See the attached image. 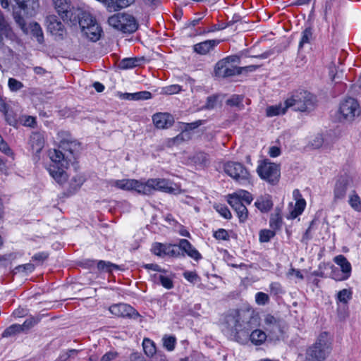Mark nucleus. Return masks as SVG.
I'll use <instances>...</instances> for the list:
<instances>
[{
  "label": "nucleus",
  "mask_w": 361,
  "mask_h": 361,
  "mask_svg": "<svg viewBox=\"0 0 361 361\" xmlns=\"http://www.w3.org/2000/svg\"><path fill=\"white\" fill-rule=\"evenodd\" d=\"M216 97H209L207 98V103H206V105H205V108L206 109H213L216 104Z\"/></svg>",
  "instance_id": "13d9d810"
},
{
  "label": "nucleus",
  "mask_w": 361,
  "mask_h": 361,
  "mask_svg": "<svg viewBox=\"0 0 361 361\" xmlns=\"http://www.w3.org/2000/svg\"><path fill=\"white\" fill-rule=\"evenodd\" d=\"M334 261L338 264L341 269L342 274H339L334 271L332 273V278L336 281H344L348 279L351 273V265L345 257L342 255H338L334 257Z\"/></svg>",
  "instance_id": "dca6fc26"
},
{
  "label": "nucleus",
  "mask_w": 361,
  "mask_h": 361,
  "mask_svg": "<svg viewBox=\"0 0 361 361\" xmlns=\"http://www.w3.org/2000/svg\"><path fill=\"white\" fill-rule=\"evenodd\" d=\"M142 347L145 353L148 357H152L156 353V347L152 341L149 338H144Z\"/></svg>",
  "instance_id": "c9c22d12"
},
{
  "label": "nucleus",
  "mask_w": 361,
  "mask_h": 361,
  "mask_svg": "<svg viewBox=\"0 0 361 361\" xmlns=\"http://www.w3.org/2000/svg\"><path fill=\"white\" fill-rule=\"evenodd\" d=\"M109 310L113 315L118 317H133L138 314L133 307L124 303L113 305Z\"/></svg>",
  "instance_id": "6ab92c4d"
},
{
  "label": "nucleus",
  "mask_w": 361,
  "mask_h": 361,
  "mask_svg": "<svg viewBox=\"0 0 361 361\" xmlns=\"http://www.w3.org/2000/svg\"><path fill=\"white\" fill-rule=\"evenodd\" d=\"M257 173L262 180L272 185H275L279 182L281 175L279 166L267 160L262 161L258 165Z\"/></svg>",
  "instance_id": "9d476101"
},
{
  "label": "nucleus",
  "mask_w": 361,
  "mask_h": 361,
  "mask_svg": "<svg viewBox=\"0 0 361 361\" xmlns=\"http://www.w3.org/2000/svg\"><path fill=\"white\" fill-rule=\"evenodd\" d=\"M47 30L56 37H62L64 34V27L56 16L51 15L47 18Z\"/></svg>",
  "instance_id": "412c9836"
},
{
  "label": "nucleus",
  "mask_w": 361,
  "mask_h": 361,
  "mask_svg": "<svg viewBox=\"0 0 361 361\" xmlns=\"http://www.w3.org/2000/svg\"><path fill=\"white\" fill-rule=\"evenodd\" d=\"M293 195L295 200V204L294 207H291L290 209V214L287 216L288 219H294L300 215L305 209L306 202L305 200L301 198L300 192L298 190H295L293 192Z\"/></svg>",
  "instance_id": "aec40b11"
},
{
  "label": "nucleus",
  "mask_w": 361,
  "mask_h": 361,
  "mask_svg": "<svg viewBox=\"0 0 361 361\" xmlns=\"http://www.w3.org/2000/svg\"><path fill=\"white\" fill-rule=\"evenodd\" d=\"M262 326L269 333L273 338H278L281 333L280 321L270 314H265L262 319Z\"/></svg>",
  "instance_id": "4468645a"
},
{
  "label": "nucleus",
  "mask_w": 361,
  "mask_h": 361,
  "mask_svg": "<svg viewBox=\"0 0 361 361\" xmlns=\"http://www.w3.org/2000/svg\"><path fill=\"white\" fill-rule=\"evenodd\" d=\"M267 334L261 329L252 331L250 335L251 343L255 345H262L267 339Z\"/></svg>",
  "instance_id": "7c9ffc66"
},
{
  "label": "nucleus",
  "mask_w": 361,
  "mask_h": 361,
  "mask_svg": "<svg viewBox=\"0 0 361 361\" xmlns=\"http://www.w3.org/2000/svg\"><path fill=\"white\" fill-rule=\"evenodd\" d=\"M324 144V137L321 134L312 136L308 141L307 147L313 149L320 148Z\"/></svg>",
  "instance_id": "72a5a7b5"
},
{
  "label": "nucleus",
  "mask_w": 361,
  "mask_h": 361,
  "mask_svg": "<svg viewBox=\"0 0 361 361\" xmlns=\"http://www.w3.org/2000/svg\"><path fill=\"white\" fill-rule=\"evenodd\" d=\"M152 121L155 126L160 129L168 128L174 122L173 116L168 113H157L153 116Z\"/></svg>",
  "instance_id": "4be33fe9"
},
{
  "label": "nucleus",
  "mask_w": 361,
  "mask_h": 361,
  "mask_svg": "<svg viewBox=\"0 0 361 361\" xmlns=\"http://www.w3.org/2000/svg\"><path fill=\"white\" fill-rule=\"evenodd\" d=\"M110 26L123 32L132 33L137 30L138 24L135 18L130 14L120 13L109 18Z\"/></svg>",
  "instance_id": "0eeeda50"
},
{
  "label": "nucleus",
  "mask_w": 361,
  "mask_h": 361,
  "mask_svg": "<svg viewBox=\"0 0 361 361\" xmlns=\"http://www.w3.org/2000/svg\"><path fill=\"white\" fill-rule=\"evenodd\" d=\"M276 235V231L273 229H262L259 233L260 243H268Z\"/></svg>",
  "instance_id": "e433bc0d"
},
{
  "label": "nucleus",
  "mask_w": 361,
  "mask_h": 361,
  "mask_svg": "<svg viewBox=\"0 0 361 361\" xmlns=\"http://www.w3.org/2000/svg\"><path fill=\"white\" fill-rule=\"evenodd\" d=\"M183 276L186 280L191 283H195L198 279L197 274L194 271H185L183 273Z\"/></svg>",
  "instance_id": "5fc2aeb1"
},
{
  "label": "nucleus",
  "mask_w": 361,
  "mask_h": 361,
  "mask_svg": "<svg viewBox=\"0 0 361 361\" xmlns=\"http://www.w3.org/2000/svg\"><path fill=\"white\" fill-rule=\"evenodd\" d=\"M224 172L238 182L249 180L250 174L248 170L240 162L227 161L224 165Z\"/></svg>",
  "instance_id": "9b49d317"
},
{
  "label": "nucleus",
  "mask_w": 361,
  "mask_h": 361,
  "mask_svg": "<svg viewBox=\"0 0 361 361\" xmlns=\"http://www.w3.org/2000/svg\"><path fill=\"white\" fill-rule=\"evenodd\" d=\"M121 97L128 100H136V94L135 93H123L121 95Z\"/></svg>",
  "instance_id": "338daca9"
},
{
  "label": "nucleus",
  "mask_w": 361,
  "mask_h": 361,
  "mask_svg": "<svg viewBox=\"0 0 361 361\" xmlns=\"http://www.w3.org/2000/svg\"><path fill=\"white\" fill-rule=\"evenodd\" d=\"M39 322V317H29L27 319L23 324H20L21 327V331L25 332L33 327L35 324H37Z\"/></svg>",
  "instance_id": "ea45409f"
},
{
  "label": "nucleus",
  "mask_w": 361,
  "mask_h": 361,
  "mask_svg": "<svg viewBox=\"0 0 361 361\" xmlns=\"http://www.w3.org/2000/svg\"><path fill=\"white\" fill-rule=\"evenodd\" d=\"M215 75L219 78L231 77L242 73V69L226 61H219L215 66Z\"/></svg>",
  "instance_id": "2eb2a0df"
},
{
  "label": "nucleus",
  "mask_w": 361,
  "mask_h": 361,
  "mask_svg": "<svg viewBox=\"0 0 361 361\" xmlns=\"http://www.w3.org/2000/svg\"><path fill=\"white\" fill-rule=\"evenodd\" d=\"M289 108L295 111H306L313 108L314 97L307 91L298 92L287 99Z\"/></svg>",
  "instance_id": "1a4fd4ad"
},
{
  "label": "nucleus",
  "mask_w": 361,
  "mask_h": 361,
  "mask_svg": "<svg viewBox=\"0 0 361 361\" xmlns=\"http://www.w3.org/2000/svg\"><path fill=\"white\" fill-rule=\"evenodd\" d=\"M18 7L27 15L33 16L39 7L37 0H14Z\"/></svg>",
  "instance_id": "b1692460"
},
{
  "label": "nucleus",
  "mask_w": 361,
  "mask_h": 361,
  "mask_svg": "<svg viewBox=\"0 0 361 361\" xmlns=\"http://www.w3.org/2000/svg\"><path fill=\"white\" fill-rule=\"evenodd\" d=\"M71 25H79L82 34L93 42L97 41L101 37L102 32L101 27L95 18L84 8L77 9L76 22Z\"/></svg>",
  "instance_id": "7ed1b4c3"
},
{
  "label": "nucleus",
  "mask_w": 361,
  "mask_h": 361,
  "mask_svg": "<svg viewBox=\"0 0 361 361\" xmlns=\"http://www.w3.org/2000/svg\"><path fill=\"white\" fill-rule=\"evenodd\" d=\"M352 297V292L348 289H343L337 294V300L344 304L347 303Z\"/></svg>",
  "instance_id": "c03bdc74"
},
{
  "label": "nucleus",
  "mask_w": 361,
  "mask_h": 361,
  "mask_svg": "<svg viewBox=\"0 0 361 361\" xmlns=\"http://www.w3.org/2000/svg\"><path fill=\"white\" fill-rule=\"evenodd\" d=\"M9 89L13 92H16L23 87V84L15 78H9L8 81Z\"/></svg>",
  "instance_id": "09e8293b"
},
{
  "label": "nucleus",
  "mask_w": 361,
  "mask_h": 361,
  "mask_svg": "<svg viewBox=\"0 0 361 361\" xmlns=\"http://www.w3.org/2000/svg\"><path fill=\"white\" fill-rule=\"evenodd\" d=\"M257 209L262 212H267L269 211L273 207V203L271 197L268 195L262 196L256 200L255 203Z\"/></svg>",
  "instance_id": "c756f323"
},
{
  "label": "nucleus",
  "mask_w": 361,
  "mask_h": 361,
  "mask_svg": "<svg viewBox=\"0 0 361 361\" xmlns=\"http://www.w3.org/2000/svg\"><path fill=\"white\" fill-rule=\"evenodd\" d=\"M259 66L257 65H250L244 67H239L240 69H242V73L243 72H253L255 71Z\"/></svg>",
  "instance_id": "69168bd1"
},
{
  "label": "nucleus",
  "mask_w": 361,
  "mask_h": 361,
  "mask_svg": "<svg viewBox=\"0 0 361 361\" xmlns=\"http://www.w3.org/2000/svg\"><path fill=\"white\" fill-rule=\"evenodd\" d=\"M288 275L290 276H295V277H297L298 279L302 280L303 279V275L302 274V273L300 272V270L298 269H290L288 271Z\"/></svg>",
  "instance_id": "680f3d73"
},
{
  "label": "nucleus",
  "mask_w": 361,
  "mask_h": 361,
  "mask_svg": "<svg viewBox=\"0 0 361 361\" xmlns=\"http://www.w3.org/2000/svg\"><path fill=\"white\" fill-rule=\"evenodd\" d=\"M348 204L353 210L361 212V199L355 191L349 195Z\"/></svg>",
  "instance_id": "2f4dec72"
},
{
  "label": "nucleus",
  "mask_w": 361,
  "mask_h": 361,
  "mask_svg": "<svg viewBox=\"0 0 361 361\" xmlns=\"http://www.w3.org/2000/svg\"><path fill=\"white\" fill-rule=\"evenodd\" d=\"M181 91V87L178 85H171L162 89V92L165 94H173Z\"/></svg>",
  "instance_id": "8fccbe9b"
},
{
  "label": "nucleus",
  "mask_w": 361,
  "mask_h": 361,
  "mask_svg": "<svg viewBox=\"0 0 361 361\" xmlns=\"http://www.w3.org/2000/svg\"><path fill=\"white\" fill-rule=\"evenodd\" d=\"M269 156L271 157H276L280 155L281 149L279 147L273 146L270 147L269 151Z\"/></svg>",
  "instance_id": "bf43d9fd"
},
{
  "label": "nucleus",
  "mask_w": 361,
  "mask_h": 361,
  "mask_svg": "<svg viewBox=\"0 0 361 361\" xmlns=\"http://www.w3.org/2000/svg\"><path fill=\"white\" fill-rule=\"evenodd\" d=\"M32 32L34 36H35V37L37 38V40L39 43L42 42L43 32H42L40 25L38 23H34L32 24Z\"/></svg>",
  "instance_id": "a18cd8bd"
},
{
  "label": "nucleus",
  "mask_w": 361,
  "mask_h": 361,
  "mask_svg": "<svg viewBox=\"0 0 361 361\" xmlns=\"http://www.w3.org/2000/svg\"><path fill=\"white\" fill-rule=\"evenodd\" d=\"M148 180L151 195L155 190L174 195L181 192V189L179 186L173 184L169 180L165 178H150Z\"/></svg>",
  "instance_id": "ddd939ff"
},
{
  "label": "nucleus",
  "mask_w": 361,
  "mask_h": 361,
  "mask_svg": "<svg viewBox=\"0 0 361 361\" xmlns=\"http://www.w3.org/2000/svg\"><path fill=\"white\" fill-rule=\"evenodd\" d=\"M221 61H226L228 63H231L234 65V63H238L240 62V58L238 56L233 55V56H229Z\"/></svg>",
  "instance_id": "0e129e2a"
},
{
  "label": "nucleus",
  "mask_w": 361,
  "mask_h": 361,
  "mask_svg": "<svg viewBox=\"0 0 361 361\" xmlns=\"http://www.w3.org/2000/svg\"><path fill=\"white\" fill-rule=\"evenodd\" d=\"M191 161L200 168H204L209 164L208 154L199 152L195 153L191 158Z\"/></svg>",
  "instance_id": "c85d7f7f"
},
{
  "label": "nucleus",
  "mask_w": 361,
  "mask_h": 361,
  "mask_svg": "<svg viewBox=\"0 0 361 361\" xmlns=\"http://www.w3.org/2000/svg\"><path fill=\"white\" fill-rule=\"evenodd\" d=\"M216 212L226 219H230L232 216L231 212L228 207L223 204H216L214 206Z\"/></svg>",
  "instance_id": "49530a36"
},
{
  "label": "nucleus",
  "mask_w": 361,
  "mask_h": 361,
  "mask_svg": "<svg viewBox=\"0 0 361 361\" xmlns=\"http://www.w3.org/2000/svg\"><path fill=\"white\" fill-rule=\"evenodd\" d=\"M312 38V32L310 28H306L302 32L301 39L299 43V47H302L305 44H308L310 42Z\"/></svg>",
  "instance_id": "37998d69"
},
{
  "label": "nucleus",
  "mask_w": 361,
  "mask_h": 361,
  "mask_svg": "<svg viewBox=\"0 0 361 361\" xmlns=\"http://www.w3.org/2000/svg\"><path fill=\"white\" fill-rule=\"evenodd\" d=\"M251 312L247 310H232L224 319V330L233 339L239 341L240 333L246 332L250 329L247 319Z\"/></svg>",
  "instance_id": "f03ea898"
},
{
  "label": "nucleus",
  "mask_w": 361,
  "mask_h": 361,
  "mask_svg": "<svg viewBox=\"0 0 361 361\" xmlns=\"http://www.w3.org/2000/svg\"><path fill=\"white\" fill-rule=\"evenodd\" d=\"M253 198L252 195L244 190H239L235 192L229 194L227 196V201L231 207L236 212L241 222L245 221L247 218V209L245 205L243 203L250 204Z\"/></svg>",
  "instance_id": "39448f33"
},
{
  "label": "nucleus",
  "mask_w": 361,
  "mask_h": 361,
  "mask_svg": "<svg viewBox=\"0 0 361 361\" xmlns=\"http://www.w3.org/2000/svg\"><path fill=\"white\" fill-rule=\"evenodd\" d=\"M118 357V353L115 351H109L105 353L100 359V361H113Z\"/></svg>",
  "instance_id": "864d4df0"
},
{
  "label": "nucleus",
  "mask_w": 361,
  "mask_h": 361,
  "mask_svg": "<svg viewBox=\"0 0 361 361\" xmlns=\"http://www.w3.org/2000/svg\"><path fill=\"white\" fill-rule=\"evenodd\" d=\"M59 149H50L49 157L51 163L47 168L50 176L59 184L65 183L68 178L66 172L70 163L75 159V154L79 149V144L66 132L57 134Z\"/></svg>",
  "instance_id": "f257e3e1"
},
{
  "label": "nucleus",
  "mask_w": 361,
  "mask_h": 361,
  "mask_svg": "<svg viewBox=\"0 0 361 361\" xmlns=\"http://www.w3.org/2000/svg\"><path fill=\"white\" fill-rule=\"evenodd\" d=\"M331 350L332 339L326 332H323L314 345L307 350L305 361H324Z\"/></svg>",
  "instance_id": "20e7f679"
},
{
  "label": "nucleus",
  "mask_w": 361,
  "mask_h": 361,
  "mask_svg": "<svg viewBox=\"0 0 361 361\" xmlns=\"http://www.w3.org/2000/svg\"><path fill=\"white\" fill-rule=\"evenodd\" d=\"M135 0H109L107 3V7L114 10L122 8L128 6Z\"/></svg>",
  "instance_id": "473e14b6"
},
{
  "label": "nucleus",
  "mask_w": 361,
  "mask_h": 361,
  "mask_svg": "<svg viewBox=\"0 0 361 361\" xmlns=\"http://www.w3.org/2000/svg\"><path fill=\"white\" fill-rule=\"evenodd\" d=\"M152 252L159 257H177L179 255V247L176 245L155 243L152 247Z\"/></svg>",
  "instance_id": "f3484780"
},
{
  "label": "nucleus",
  "mask_w": 361,
  "mask_h": 361,
  "mask_svg": "<svg viewBox=\"0 0 361 361\" xmlns=\"http://www.w3.org/2000/svg\"><path fill=\"white\" fill-rule=\"evenodd\" d=\"M241 102V99L238 96H233L227 101V103L231 106H238Z\"/></svg>",
  "instance_id": "e2e57ef3"
},
{
  "label": "nucleus",
  "mask_w": 361,
  "mask_h": 361,
  "mask_svg": "<svg viewBox=\"0 0 361 361\" xmlns=\"http://www.w3.org/2000/svg\"><path fill=\"white\" fill-rule=\"evenodd\" d=\"M136 94V100L140 99H148L151 98L152 94L147 91H142L135 92Z\"/></svg>",
  "instance_id": "6e6d98bb"
},
{
  "label": "nucleus",
  "mask_w": 361,
  "mask_h": 361,
  "mask_svg": "<svg viewBox=\"0 0 361 361\" xmlns=\"http://www.w3.org/2000/svg\"><path fill=\"white\" fill-rule=\"evenodd\" d=\"M282 222L281 216L280 211H276L275 213L272 214L269 220V226L271 229L276 231L281 228Z\"/></svg>",
  "instance_id": "f704fd0d"
},
{
  "label": "nucleus",
  "mask_w": 361,
  "mask_h": 361,
  "mask_svg": "<svg viewBox=\"0 0 361 361\" xmlns=\"http://www.w3.org/2000/svg\"><path fill=\"white\" fill-rule=\"evenodd\" d=\"M353 180L349 176L341 177L336 183L334 195V200H342L345 197L346 192L349 188L351 187Z\"/></svg>",
  "instance_id": "a211bd4d"
},
{
  "label": "nucleus",
  "mask_w": 361,
  "mask_h": 361,
  "mask_svg": "<svg viewBox=\"0 0 361 361\" xmlns=\"http://www.w3.org/2000/svg\"><path fill=\"white\" fill-rule=\"evenodd\" d=\"M145 61L143 57H134L123 59L119 63V67L122 69H130L142 64Z\"/></svg>",
  "instance_id": "cd10ccee"
},
{
  "label": "nucleus",
  "mask_w": 361,
  "mask_h": 361,
  "mask_svg": "<svg viewBox=\"0 0 361 361\" xmlns=\"http://www.w3.org/2000/svg\"><path fill=\"white\" fill-rule=\"evenodd\" d=\"M163 345L169 351H172L175 348L176 339L173 336H165L163 339Z\"/></svg>",
  "instance_id": "a19ab883"
},
{
  "label": "nucleus",
  "mask_w": 361,
  "mask_h": 361,
  "mask_svg": "<svg viewBox=\"0 0 361 361\" xmlns=\"http://www.w3.org/2000/svg\"><path fill=\"white\" fill-rule=\"evenodd\" d=\"M270 289L271 291H273L275 294H277L281 290V286L278 283H271L270 284Z\"/></svg>",
  "instance_id": "774afa93"
},
{
  "label": "nucleus",
  "mask_w": 361,
  "mask_h": 361,
  "mask_svg": "<svg viewBox=\"0 0 361 361\" xmlns=\"http://www.w3.org/2000/svg\"><path fill=\"white\" fill-rule=\"evenodd\" d=\"M76 0H52L54 8L63 21L75 23L77 9L81 7H75Z\"/></svg>",
  "instance_id": "6e6552de"
},
{
  "label": "nucleus",
  "mask_w": 361,
  "mask_h": 361,
  "mask_svg": "<svg viewBox=\"0 0 361 361\" xmlns=\"http://www.w3.org/2000/svg\"><path fill=\"white\" fill-rule=\"evenodd\" d=\"M0 150L6 154H11V149L8 145L4 141L1 136L0 135Z\"/></svg>",
  "instance_id": "4d7b16f0"
},
{
  "label": "nucleus",
  "mask_w": 361,
  "mask_h": 361,
  "mask_svg": "<svg viewBox=\"0 0 361 361\" xmlns=\"http://www.w3.org/2000/svg\"><path fill=\"white\" fill-rule=\"evenodd\" d=\"M108 186L115 187L127 191H135L138 194L150 195L149 180L142 181L136 179L110 180Z\"/></svg>",
  "instance_id": "423d86ee"
},
{
  "label": "nucleus",
  "mask_w": 361,
  "mask_h": 361,
  "mask_svg": "<svg viewBox=\"0 0 361 361\" xmlns=\"http://www.w3.org/2000/svg\"><path fill=\"white\" fill-rule=\"evenodd\" d=\"M18 272L23 273H31L35 269V266L32 264L28 263L23 265H20L16 268Z\"/></svg>",
  "instance_id": "603ef678"
},
{
  "label": "nucleus",
  "mask_w": 361,
  "mask_h": 361,
  "mask_svg": "<svg viewBox=\"0 0 361 361\" xmlns=\"http://www.w3.org/2000/svg\"><path fill=\"white\" fill-rule=\"evenodd\" d=\"M14 19H15V21L16 22V23L20 26V27L23 30H25V23L24 19L21 16H18V15H15Z\"/></svg>",
  "instance_id": "052dcab7"
},
{
  "label": "nucleus",
  "mask_w": 361,
  "mask_h": 361,
  "mask_svg": "<svg viewBox=\"0 0 361 361\" xmlns=\"http://www.w3.org/2000/svg\"><path fill=\"white\" fill-rule=\"evenodd\" d=\"M178 247H179V252L180 250L184 251L188 256L190 257L198 259L200 258V254L199 252L195 249L192 245L190 244V243L185 240L182 239L179 242V245H177Z\"/></svg>",
  "instance_id": "a878e982"
},
{
  "label": "nucleus",
  "mask_w": 361,
  "mask_h": 361,
  "mask_svg": "<svg viewBox=\"0 0 361 361\" xmlns=\"http://www.w3.org/2000/svg\"><path fill=\"white\" fill-rule=\"evenodd\" d=\"M97 268L99 270L111 273L114 270L118 269V266L110 262L99 261L97 264Z\"/></svg>",
  "instance_id": "58836bf2"
},
{
  "label": "nucleus",
  "mask_w": 361,
  "mask_h": 361,
  "mask_svg": "<svg viewBox=\"0 0 361 361\" xmlns=\"http://www.w3.org/2000/svg\"><path fill=\"white\" fill-rule=\"evenodd\" d=\"M269 301V297L263 292H258L255 295V302L258 305H265Z\"/></svg>",
  "instance_id": "de8ad7c7"
},
{
  "label": "nucleus",
  "mask_w": 361,
  "mask_h": 361,
  "mask_svg": "<svg viewBox=\"0 0 361 361\" xmlns=\"http://www.w3.org/2000/svg\"><path fill=\"white\" fill-rule=\"evenodd\" d=\"M214 237L220 240H228L229 234L227 231L223 228H219L214 233Z\"/></svg>",
  "instance_id": "3c124183"
},
{
  "label": "nucleus",
  "mask_w": 361,
  "mask_h": 361,
  "mask_svg": "<svg viewBox=\"0 0 361 361\" xmlns=\"http://www.w3.org/2000/svg\"><path fill=\"white\" fill-rule=\"evenodd\" d=\"M217 40H206L194 45L193 49L195 52L200 54H206L209 53L215 46L218 44Z\"/></svg>",
  "instance_id": "bb28decb"
},
{
  "label": "nucleus",
  "mask_w": 361,
  "mask_h": 361,
  "mask_svg": "<svg viewBox=\"0 0 361 361\" xmlns=\"http://www.w3.org/2000/svg\"><path fill=\"white\" fill-rule=\"evenodd\" d=\"M30 147L33 153H39L44 146V135L41 133H33L30 139Z\"/></svg>",
  "instance_id": "5701e85b"
},
{
  "label": "nucleus",
  "mask_w": 361,
  "mask_h": 361,
  "mask_svg": "<svg viewBox=\"0 0 361 361\" xmlns=\"http://www.w3.org/2000/svg\"><path fill=\"white\" fill-rule=\"evenodd\" d=\"M288 109H289V106L286 99L283 103L268 106L266 109V114L269 117L283 115Z\"/></svg>",
  "instance_id": "393cba45"
},
{
  "label": "nucleus",
  "mask_w": 361,
  "mask_h": 361,
  "mask_svg": "<svg viewBox=\"0 0 361 361\" xmlns=\"http://www.w3.org/2000/svg\"><path fill=\"white\" fill-rule=\"evenodd\" d=\"M21 327L20 326V324H12L8 328H6L4 332L2 333L1 336L3 338H8L11 336H13L16 334H18L21 333Z\"/></svg>",
  "instance_id": "4c0bfd02"
},
{
  "label": "nucleus",
  "mask_w": 361,
  "mask_h": 361,
  "mask_svg": "<svg viewBox=\"0 0 361 361\" xmlns=\"http://www.w3.org/2000/svg\"><path fill=\"white\" fill-rule=\"evenodd\" d=\"M339 113L344 120L352 121L360 115L361 109L358 102L349 97L341 103Z\"/></svg>",
  "instance_id": "f8f14e48"
},
{
  "label": "nucleus",
  "mask_w": 361,
  "mask_h": 361,
  "mask_svg": "<svg viewBox=\"0 0 361 361\" xmlns=\"http://www.w3.org/2000/svg\"><path fill=\"white\" fill-rule=\"evenodd\" d=\"M156 279L159 280L160 283L167 289H171L173 288V281L171 278L169 276H164L161 274L155 275Z\"/></svg>",
  "instance_id": "79ce46f5"
}]
</instances>
